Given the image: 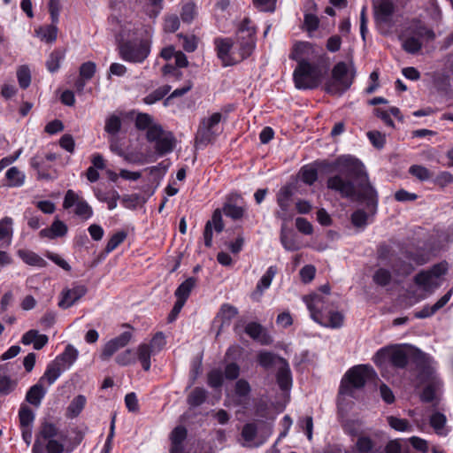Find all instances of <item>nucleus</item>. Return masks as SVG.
Masks as SVG:
<instances>
[{"label":"nucleus","mask_w":453,"mask_h":453,"mask_svg":"<svg viewBox=\"0 0 453 453\" xmlns=\"http://www.w3.org/2000/svg\"><path fill=\"white\" fill-rule=\"evenodd\" d=\"M339 174L327 179L326 187L341 195L342 197L365 202L375 212L378 194L369 180L364 165L351 157L338 159Z\"/></svg>","instance_id":"nucleus-1"},{"label":"nucleus","mask_w":453,"mask_h":453,"mask_svg":"<svg viewBox=\"0 0 453 453\" xmlns=\"http://www.w3.org/2000/svg\"><path fill=\"white\" fill-rule=\"evenodd\" d=\"M67 434L59 430L56 425L43 422L41 426L35 444L33 453H71L73 447L66 445Z\"/></svg>","instance_id":"nucleus-2"},{"label":"nucleus","mask_w":453,"mask_h":453,"mask_svg":"<svg viewBox=\"0 0 453 453\" xmlns=\"http://www.w3.org/2000/svg\"><path fill=\"white\" fill-rule=\"evenodd\" d=\"M311 312V319L325 326L339 327L343 322V316L333 311L328 300L320 294L314 293L303 297Z\"/></svg>","instance_id":"nucleus-3"},{"label":"nucleus","mask_w":453,"mask_h":453,"mask_svg":"<svg viewBox=\"0 0 453 453\" xmlns=\"http://www.w3.org/2000/svg\"><path fill=\"white\" fill-rule=\"evenodd\" d=\"M355 74L356 72L352 64L349 67L344 62L337 63L332 70V77L325 85L326 91L334 96H341L350 88Z\"/></svg>","instance_id":"nucleus-4"},{"label":"nucleus","mask_w":453,"mask_h":453,"mask_svg":"<svg viewBox=\"0 0 453 453\" xmlns=\"http://www.w3.org/2000/svg\"><path fill=\"white\" fill-rule=\"evenodd\" d=\"M375 372L369 365H359L349 369L342 380L340 393L352 395L353 389L362 388L366 381L372 380Z\"/></svg>","instance_id":"nucleus-5"},{"label":"nucleus","mask_w":453,"mask_h":453,"mask_svg":"<svg viewBox=\"0 0 453 453\" xmlns=\"http://www.w3.org/2000/svg\"><path fill=\"white\" fill-rule=\"evenodd\" d=\"M293 77L298 89H312L320 84L323 73L318 65L303 62L295 69Z\"/></svg>","instance_id":"nucleus-6"},{"label":"nucleus","mask_w":453,"mask_h":453,"mask_svg":"<svg viewBox=\"0 0 453 453\" xmlns=\"http://www.w3.org/2000/svg\"><path fill=\"white\" fill-rule=\"evenodd\" d=\"M146 138L150 142H155V150L160 156L172 152L176 143L173 133L165 131L160 125L150 128Z\"/></svg>","instance_id":"nucleus-7"},{"label":"nucleus","mask_w":453,"mask_h":453,"mask_svg":"<svg viewBox=\"0 0 453 453\" xmlns=\"http://www.w3.org/2000/svg\"><path fill=\"white\" fill-rule=\"evenodd\" d=\"M150 52V41L142 39L140 42L128 41L119 47L120 57L128 62L142 63Z\"/></svg>","instance_id":"nucleus-8"},{"label":"nucleus","mask_w":453,"mask_h":453,"mask_svg":"<svg viewBox=\"0 0 453 453\" xmlns=\"http://www.w3.org/2000/svg\"><path fill=\"white\" fill-rule=\"evenodd\" d=\"M221 119V113L215 112L211 116L202 119L195 136L196 148L207 146L215 140L217 136L215 127L219 124Z\"/></svg>","instance_id":"nucleus-9"},{"label":"nucleus","mask_w":453,"mask_h":453,"mask_svg":"<svg viewBox=\"0 0 453 453\" xmlns=\"http://www.w3.org/2000/svg\"><path fill=\"white\" fill-rule=\"evenodd\" d=\"M73 206H75V215L84 220L90 219L93 215L92 207L86 201L81 199L73 190L68 189L64 198L63 207L69 209Z\"/></svg>","instance_id":"nucleus-10"},{"label":"nucleus","mask_w":453,"mask_h":453,"mask_svg":"<svg viewBox=\"0 0 453 453\" xmlns=\"http://www.w3.org/2000/svg\"><path fill=\"white\" fill-rule=\"evenodd\" d=\"M386 360L398 368H403L408 364L406 352L399 347L383 349L376 354L374 361L377 365H381Z\"/></svg>","instance_id":"nucleus-11"},{"label":"nucleus","mask_w":453,"mask_h":453,"mask_svg":"<svg viewBox=\"0 0 453 453\" xmlns=\"http://www.w3.org/2000/svg\"><path fill=\"white\" fill-rule=\"evenodd\" d=\"M292 196L293 191L289 186L281 188L277 195V203L280 209L276 211V216L283 221L290 220L293 218Z\"/></svg>","instance_id":"nucleus-12"},{"label":"nucleus","mask_w":453,"mask_h":453,"mask_svg":"<svg viewBox=\"0 0 453 453\" xmlns=\"http://www.w3.org/2000/svg\"><path fill=\"white\" fill-rule=\"evenodd\" d=\"M375 21L379 25L390 23L395 5L392 0H376L373 4Z\"/></svg>","instance_id":"nucleus-13"},{"label":"nucleus","mask_w":453,"mask_h":453,"mask_svg":"<svg viewBox=\"0 0 453 453\" xmlns=\"http://www.w3.org/2000/svg\"><path fill=\"white\" fill-rule=\"evenodd\" d=\"M318 57V53L313 44L308 42H298L293 46L292 52L289 58L293 60L302 64L303 62H309L310 60L315 59Z\"/></svg>","instance_id":"nucleus-14"},{"label":"nucleus","mask_w":453,"mask_h":453,"mask_svg":"<svg viewBox=\"0 0 453 453\" xmlns=\"http://www.w3.org/2000/svg\"><path fill=\"white\" fill-rule=\"evenodd\" d=\"M215 46L218 57L222 61L224 66L233 65L239 62V59L230 53L233 47V42L231 39L218 38L215 40Z\"/></svg>","instance_id":"nucleus-15"},{"label":"nucleus","mask_w":453,"mask_h":453,"mask_svg":"<svg viewBox=\"0 0 453 453\" xmlns=\"http://www.w3.org/2000/svg\"><path fill=\"white\" fill-rule=\"evenodd\" d=\"M87 293V288L83 285L74 286L73 288H65L61 292L58 306L62 309L70 308Z\"/></svg>","instance_id":"nucleus-16"},{"label":"nucleus","mask_w":453,"mask_h":453,"mask_svg":"<svg viewBox=\"0 0 453 453\" xmlns=\"http://www.w3.org/2000/svg\"><path fill=\"white\" fill-rule=\"evenodd\" d=\"M132 336V333L124 332L118 337L109 341L104 347V349L101 354V358L103 360L109 359L119 349H122L125 346H127L128 342L131 341Z\"/></svg>","instance_id":"nucleus-17"},{"label":"nucleus","mask_w":453,"mask_h":453,"mask_svg":"<svg viewBox=\"0 0 453 453\" xmlns=\"http://www.w3.org/2000/svg\"><path fill=\"white\" fill-rule=\"evenodd\" d=\"M215 229L217 233L223 231L224 223L222 219V211L220 209H216L211 220H208L205 224L203 237L204 244L206 247H211L212 244V229Z\"/></svg>","instance_id":"nucleus-18"},{"label":"nucleus","mask_w":453,"mask_h":453,"mask_svg":"<svg viewBox=\"0 0 453 453\" xmlns=\"http://www.w3.org/2000/svg\"><path fill=\"white\" fill-rule=\"evenodd\" d=\"M49 342V338L46 334H42L38 330L31 329L25 333L21 338V342L24 345L33 344V347L36 350L42 349Z\"/></svg>","instance_id":"nucleus-19"},{"label":"nucleus","mask_w":453,"mask_h":453,"mask_svg":"<svg viewBox=\"0 0 453 453\" xmlns=\"http://www.w3.org/2000/svg\"><path fill=\"white\" fill-rule=\"evenodd\" d=\"M187 429L182 426H176L172 431L170 434V453H184L183 442L187 438Z\"/></svg>","instance_id":"nucleus-20"},{"label":"nucleus","mask_w":453,"mask_h":453,"mask_svg":"<svg viewBox=\"0 0 453 453\" xmlns=\"http://www.w3.org/2000/svg\"><path fill=\"white\" fill-rule=\"evenodd\" d=\"M67 230V226L63 221L56 219L53 221L50 227L41 230L40 235L42 237L54 239L56 237H61L65 235Z\"/></svg>","instance_id":"nucleus-21"},{"label":"nucleus","mask_w":453,"mask_h":453,"mask_svg":"<svg viewBox=\"0 0 453 453\" xmlns=\"http://www.w3.org/2000/svg\"><path fill=\"white\" fill-rule=\"evenodd\" d=\"M415 283L421 287L425 291H433L438 287V280L429 273L422 271L415 276Z\"/></svg>","instance_id":"nucleus-22"},{"label":"nucleus","mask_w":453,"mask_h":453,"mask_svg":"<svg viewBox=\"0 0 453 453\" xmlns=\"http://www.w3.org/2000/svg\"><path fill=\"white\" fill-rule=\"evenodd\" d=\"M245 333L254 340L259 341L262 344H269L272 342L270 336L265 333L262 326L257 323H249L245 327Z\"/></svg>","instance_id":"nucleus-23"},{"label":"nucleus","mask_w":453,"mask_h":453,"mask_svg":"<svg viewBox=\"0 0 453 453\" xmlns=\"http://www.w3.org/2000/svg\"><path fill=\"white\" fill-rule=\"evenodd\" d=\"M452 290L447 292L443 296H441L433 306H426L421 311L415 314V317L418 319H424L432 316L438 310L442 308L450 299Z\"/></svg>","instance_id":"nucleus-24"},{"label":"nucleus","mask_w":453,"mask_h":453,"mask_svg":"<svg viewBox=\"0 0 453 453\" xmlns=\"http://www.w3.org/2000/svg\"><path fill=\"white\" fill-rule=\"evenodd\" d=\"M18 256L27 265L32 266L45 267L47 262L36 253L27 250H19Z\"/></svg>","instance_id":"nucleus-25"},{"label":"nucleus","mask_w":453,"mask_h":453,"mask_svg":"<svg viewBox=\"0 0 453 453\" xmlns=\"http://www.w3.org/2000/svg\"><path fill=\"white\" fill-rule=\"evenodd\" d=\"M277 382L280 388L283 390L288 389L291 386L290 369L287 361H284L278 367Z\"/></svg>","instance_id":"nucleus-26"},{"label":"nucleus","mask_w":453,"mask_h":453,"mask_svg":"<svg viewBox=\"0 0 453 453\" xmlns=\"http://www.w3.org/2000/svg\"><path fill=\"white\" fill-rule=\"evenodd\" d=\"M257 361L261 366L265 369H269L274 365L279 367V365L286 360L271 352L264 351L258 354Z\"/></svg>","instance_id":"nucleus-27"},{"label":"nucleus","mask_w":453,"mask_h":453,"mask_svg":"<svg viewBox=\"0 0 453 453\" xmlns=\"http://www.w3.org/2000/svg\"><path fill=\"white\" fill-rule=\"evenodd\" d=\"M45 395V389L42 386V384L39 382L38 384L34 385L30 388V389L27 391L26 395V400L38 407L41 403L42 399L43 398Z\"/></svg>","instance_id":"nucleus-28"},{"label":"nucleus","mask_w":453,"mask_h":453,"mask_svg":"<svg viewBox=\"0 0 453 453\" xmlns=\"http://www.w3.org/2000/svg\"><path fill=\"white\" fill-rule=\"evenodd\" d=\"M152 354H155L154 350L146 343L141 344L137 348L138 360L142 363V368L145 371H149L150 368V356Z\"/></svg>","instance_id":"nucleus-29"},{"label":"nucleus","mask_w":453,"mask_h":453,"mask_svg":"<svg viewBox=\"0 0 453 453\" xmlns=\"http://www.w3.org/2000/svg\"><path fill=\"white\" fill-rule=\"evenodd\" d=\"M195 285L196 280L193 277L183 281L175 291L177 300H182V303H185Z\"/></svg>","instance_id":"nucleus-30"},{"label":"nucleus","mask_w":453,"mask_h":453,"mask_svg":"<svg viewBox=\"0 0 453 453\" xmlns=\"http://www.w3.org/2000/svg\"><path fill=\"white\" fill-rule=\"evenodd\" d=\"M6 179L10 187H20L24 184L26 176L25 174L16 166H12L6 172Z\"/></svg>","instance_id":"nucleus-31"},{"label":"nucleus","mask_w":453,"mask_h":453,"mask_svg":"<svg viewBox=\"0 0 453 453\" xmlns=\"http://www.w3.org/2000/svg\"><path fill=\"white\" fill-rule=\"evenodd\" d=\"M86 404V397L82 395H77L71 402L66 410V416L68 418H76L83 410Z\"/></svg>","instance_id":"nucleus-32"},{"label":"nucleus","mask_w":453,"mask_h":453,"mask_svg":"<svg viewBox=\"0 0 453 453\" xmlns=\"http://www.w3.org/2000/svg\"><path fill=\"white\" fill-rule=\"evenodd\" d=\"M411 29L415 36L422 38L427 42H432L435 39L434 32L432 29L421 24L419 21L414 23Z\"/></svg>","instance_id":"nucleus-33"},{"label":"nucleus","mask_w":453,"mask_h":453,"mask_svg":"<svg viewBox=\"0 0 453 453\" xmlns=\"http://www.w3.org/2000/svg\"><path fill=\"white\" fill-rule=\"evenodd\" d=\"M237 314L238 310L234 306L229 304L222 305L219 312L217 315V318L221 319L220 328L225 324H229L231 319H234Z\"/></svg>","instance_id":"nucleus-34"},{"label":"nucleus","mask_w":453,"mask_h":453,"mask_svg":"<svg viewBox=\"0 0 453 453\" xmlns=\"http://www.w3.org/2000/svg\"><path fill=\"white\" fill-rule=\"evenodd\" d=\"M207 394L203 388H196L188 395V403L193 407L201 405L206 399Z\"/></svg>","instance_id":"nucleus-35"},{"label":"nucleus","mask_w":453,"mask_h":453,"mask_svg":"<svg viewBox=\"0 0 453 453\" xmlns=\"http://www.w3.org/2000/svg\"><path fill=\"white\" fill-rule=\"evenodd\" d=\"M171 87L169 85L163 86L156 89L147 96H145L143 101L147 104H152L157 101L161 100L165 96H166L169 93Z\"/></svg>","instance_id":"nucleus-36"},{"label":"nucleus","mask_w":453,"mask_h":453,"mask_svg":"<svg viewBox=\"0 0 453 453\" xmlns=\"http://www.w3.org/2000/svg\"><path fill=\"white\" fill-rule=\"evenodd\" d=\"M154 126L159 124L154 123L152 117L147 113H139L135 119V127L140 130H150Z\"/></svg>","instance_id":"nucleus-37"},{"label":"nucleus","mask_w":453,"mask_h":453,"mask_svg":"<svg viewBox=\"0 0 453 453\" xmlns=\"http://www.w3.org/2000/svg\"><path fill=\"white\" fill-rule=\"evenodd\" d=\"M19 418L20 426L27 427V426H32V423L35 419V414L29 407L24 405V406H21V408L19 411Z\"/></svg>","instance_id":"nucleus-38"},{"label":"nucleus","mask_w":453,"mask_h":453,"mask_svg":"<svg viewBox=\"0 0 453 453\" xmlns=\"http://www.w3.org/2000/svg\"><path fill=\"white\" fill-rule=\"evenodd\" d=\"M277 273L276 267L271 266L267 270L266 273L261 278L259 283L257 286V292H259L261 295L264 289H266L270 287L271 282Z\"/></svg>","instance_id":"nucleus-39"},{"label":"nucleus","mask_w":453,"mask_h":453,"mask_svg":"<svg viewBox=\"0 0 453 453\" xmlns=\"http://www.w3.org/2000/svg\"><path fill=\"white\" fill-rule=\"evenodd\" d=\"M255 42L253 38V32L249 31V37L246 42H242L240 57L237 58L239 61L250 57L254 50Z\"/></svg>","instance_id":"nucleus-40"},{"label":"nucleus","mask_w":453,"mask_h":453,"mask_svg":"<svg viewBox=\"0 0 453 453\" xmlns=\"http://www.w3.org/2000/svg\"><path fill=\"white\" fill-rule=\"evenodd\" d=\"M409 173L421 181L429 180L433 175L426 167L419 165H411Z\"/></svg>","instance_id":"nucleus-41"},{"label":"nucleus","mask_w":453,"mask_h":453,"mask_svg":"<svg viewBox=\"0 0 453 453\" xmlns=\"http://www.w3.org/2000/svg\"><path fill=\"white\" fill-rule=\"evenodd\" d=\"M403 48L408 53L416 54L421 50L422 43L418 38L410 36L403 42Z\"/></svg>","instance_id":"nucleus-42"},{"label":"nucleus","mask_w":453,"mask_h":453,"mask_svg":"<svg viewBox=\"0 0 453 453\" xmlns=\"http://www.w3.org/2000/svg\"><path fill=\"white\" fill-rule=\"evenodd\" d=\"M127 238V233L119 231L114 234L108 241L105 246V252L110 253L114 250Z\"/></svg>","instance_id":"nucleus-43"},{"label":"nucleus","mask_w":453,"mask_h":453,"mask_svg":"<svg viewBox=\"0 0 453 453\" xmlns=\"http://www.w3.org/2000/svg\"><path fill=\"white\" fill-rule=\"evenodd\" d=\"M43 159L38 156L34 157L31 159V166L37 171L38 179L40 180H52L54 176L45 173L42 170L43 165Z\"/></svg>","instance_id":"nucleus-44"},{"label":"nucleus","mask_w":453,"mask_h":453,"mask_svg":"<svg viewBox=\"0 0 453 453\" xmlns=\"http://www.w3.org/2000/svg\"><path fill=\"white\" fill-rule=\"evenodd\" d=\"M19 84L22 88H27L31 82L30 70L27 66L22 65L17 72Z\"/></svg>","instance_id":"nucleus-45"},{"label":"nucleus","mask_w":453,"mask_h":453,"mask_svg":"<svg viewBox=\"0 0 453 453\" xmlns=\"http://www.w3.org/2000/svg\"><path fill=\"white\" fill-rule=\"evenodd\" d=\"M58 29L55 26H48L46 27L40 28L37 33L42 40L51 42L57 38Z\"/></svg>","instance_id":"nucleus-46"},{"label":"nucleus","mask_w":453,"mask_h":453,"mask_svg":"<svg viewBox=\"0 0 453 453\" xmlns=\"http://www.w3.org/2000/svg\"><path fill=\"white\" fill-rule=\"evenodd\" d=\"M60 368L57 367L56 365H50L44 372L43 376L40 379L39 382L42 383L43 380H47L48 384L51 385L60 376Z\"/></svg>","instance_id":"nucleus-47"},{"label":"nucleus","mask_w":453,"mask_h":453,"mask_svg":"<svg viewBox=\"0 0 453 453\" xmlns=\"http://www.w3.org/2000/svg\"><path fill=\"white\" fill-rule=\"evenodd\" d=\"M301 178L304 183L312 185L318 179L317 170L313 167L304 166L301 170Z\"/></svg>","instance_id":"nucleus-48"},{"label":"nucleus","mask_w":453,"mask_h":453,"mask_svg":"<svg viewBox=\"0 0 453 453\" xmlns=\"http://www.w3.org/2000/svg\"><path fill=\"white\" fill-rule=\"evenodd\" d=\"M96 71V65L92 61L83 63L80 67V77L85 80H90Z\"/></svg>","instance_id":"nucleus-49"},{"label":"nucleus","mask_w":453,"mask_h":453,"mask_svg":"<svg viewBox=\"0 0 453 453\" xmlns=\"http://www.w3.org/2000/svg\"><path fill=\"white\" fill-rule=\"evenodd\" d=\"M77 357H78L77 349L71 344H68L66 346L65 351L59 357V358L64 363L67 364V365H71L77 359Z\"/></svg>","instance_id":"nucleus-50"},{"label":"nucleus","mask_w":453,"mask_h":453,"mask_svg":"<svg viewBox=\"0 0 453 453\" xmlns=\"http://www.w3.org/2000/svg\"><path fill=\"white\" fill-rule=\"evenodd\" d=\"M63 58V54L60 51H53L50 53L49 59L46 62L47 68L50 72H56L60 66V61Z\"/></svg>","instance_id":"nucleus-51"},{"label":"nucleus","mask_w":453,"mask_h":453,"mask_svg":"<svg viewBox=\"0 0 453 453\" xmlns=\"http://www.w3.org/2000/svg\"><path fill=\"white\" fill-rule=\"evenodd\" d=\"M121 127L120 119L118 116L111 115L105 123L104 129L110 134H116Z\"/></svg>","instance_id":"nucleus-52"},{"label":"nucleus","mask_w":453,"mask_h":453,"mask_svg":"<svg viewBox=\"0 0 453 453\" xmlns=\"http://www.w3.org/2000/svg\"><path fill=\"white\" fill-rule=\"evenodd\" d=\"M223 212L234 219H239L243 216L244 210L242 207L226 203L222 209Z\"/></svg>","instance_id":"nucleus-53"},{"label":"nucleus","mask_w":453,"mask_h":453,"mask_svg":"<svg viewBox=\"0 0 453 453\" xmlns=\"http://www.w3.org/2000/svg\"><path fill=\"white\" fill-rule=\"evenodd\" d=\"M319 25V18L314 14H305L303 20V27L308 33L314 32L318 29Z\"/></svg>","instance_id":"nucleus-54"},{"label":"nucleus","mask_w":453,"mask_h":453,"mask_svg":"<svg viewBox=\"0 0 453 453\" xmlns=\"http://www.w3.org/2000/svg\"><path fill=\"white\" fill-rule=\"evenodd\" d=\"M373 280L380 286H386L391 280V273L386 269H379L373 275Z\"/></svg>","instance_id":"nucleus-55"},{"label":"nucleus","mask_w":453,"mask_h":453,"mask_svg":"<svg viewBox=\"0 0 453 453\" xmlns=\"http://www.w3.org/2000/svg\"><path fill=\"white\" fill-rule=\"evenodd\" d=\"M165 336L162 332L157 333L150 342V346L154 353L160 351L165 345Z\"/></svg>","instance_id":"nucleus-56"},{"label":"nucleus","mask_w":453,"mask_h":453,"mask_svg":"<svg viewBox=\"0 0 453 453\" xmlns=\"http://www.w3.org/2000/svg\"><path fill=\"white\" fill-rule=\"evenodd\" d=\"M12 219L5 217L0 220V240L9 237L12 234Z\"/></svg>","instance_id":"nucleus-57"},{"label":"nucleus","mask_w":453,"mask_h":453,"mask_svg":"<svg viewBox=\"0 0 453 453\" xmlns=\"http://www.w3.org/2000/svg\"><path fill=\"white\" fill-rule=\"evenodd\" d=\"M281 243L283 244L284 248L288 250H297L299 249V244L296 242L295 238L285 232H281Z\"/></svg>","instance_id":"nucleus-58"},{"label":"nucleus","mask_w":453,"mask_h":453,"mask_svg":"<svg viewBox=\"0 0 453 453\" xmlns=\"http://www.w3.org/2000/svg\"><path fill=\"white\" fill-rule=\"evenodd\" d=\"M234 391L238 396L246 397L250 395L251 388L247 380H239L235 383Z\"/></svg>","instance_id":"nucleus-59"},{"label":"nucleus","mask_w":453,"mask_h":453,"mask_svg":"<svg viewBox=\"0 0 453 453\" xmlns=\"http://www.w3.org/2000/svg\"><path fill=\"white\" fill-rule=\"evenodd\" d=\"M223 382L222 372L218 370H212L208 373V384L212 388H219Z\"/></svg>","instance_id":"nucleus-60"},{"label":"nucleus","mask_w":453,"mask_h":453,"mask_svg":"<svg viewBox=\"0 0 453 453\" xmlns=\"http://www.w3.org/2000/svg\"><path fill=\"white\" fill-rule=\"evenodd\" d=\"M196 14V6L192 3L186 4L182 7L181 19L184 22H191L194 19Z\"/></svg>","instance_id":"nucleus-61"},{"label":"nucleus","mask_w":453,"mask_h":453,"mask_svg":"<svg viewBox=\"0 0 453 453\" xmlns=\"http://www.w3.org/2000/svg\"><path fill=\"white\" fill-rule=\"evenodd\" d=\"M180 27V20L176 15L168 16L165 20L164 29L165 32L173 33Z\"/></svg>","instance_id":"nucleus-62"},{"label":"nucleus","mask_w":453,"mask_h":453,"mask_svg":"<svg viewBox=\"0 0 453 453\" xmlns=\"http://www.w3.org/2000/svg\"><path fill=\"white\" fill-rule=\"evenodd\" d=\"M390 426L397 431H405L409 427V422L406 419H401L393 416L388 418Z\"/></svg>","instance_id":"nucleus-63"},{"label":"nucleus","mask_w":453,"mask_h":453,"mask_svg":"<svg viewBox=\"0 0 453 453\" xmlns=\"http://www.w3.org/2000/svg\"><path fill=\"white\" fill-rule=\"evenodd\" d=\"M366 220L367 214L362 210H357L351 215V221L355 226H365L366 225Z\"/></svg>","instance_id":"nucleus-64"}]
</instances>
